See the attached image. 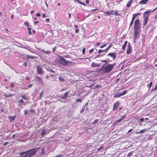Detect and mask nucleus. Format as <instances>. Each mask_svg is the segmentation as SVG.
<instances>
[{
	"mask_svg": "<svg viewBox=\"0 0 157 157\" xmlns=\"http://www.w3.org/2000/svg\"><path fill=\"white\" fill-rule=\"evenodd\" d=\"M43 94V92L41 93L40 94V99H41V98Z\"/></svg>",
	"mask_w": 157,
	"mask_h": 157,
	"instance_id": "37998d69",
	"label": "nucleus"
},
{
	"mask_svg": "<svg viewBox=\"0 0 157 157\" xmlns=\"http://www.w3.org/2000/svg\"><path fill=\"white\" fill-rule=\"evenodd\" d=\"M127 156L128 157H131V156H132V154L130 153H129L127 155Z\"/></svg>",
	"mask_w": 157,
	"mask_h": 157,
	"instance_id": "49530a36",
	"label": "nucleus"
},
{
	"mask_svg": "<svg viewBox=\"0 0 157 157\" xmlns=\"http://www.w3.org/2000/svg\"><path fill=\"white\" fill-rule=\"evenodd\" d=\"M82 100L80 99V98H79V99H77L76 100V102H82Z\"/></svg>",
	"mask_w": 157,
	"mask_h": 157,
	"instance_id": "c756f323",
	"label": "nucleus"
},
{
	"mask_svg": "<svg viewBox=\"0 0 157 157\" xmlns=\"http://www.w3.org/2000/svg\"><path fill=\"white\" fill-rule=\"evenodd\" d=\"M100 45V43L99 42L97 43L96 44L97 46H99Z\"/></svg>",
	"mask_w": 157,
	"mask_h": 157,
	"instance_id": "6e6d98bb",
	"label": "nucleus"
},
{
	"mask_svg": "<svg viewBox=\"0 0 157 157\" xmlns=\"http://www.w3.org/2000/svg\"><path fill=\"white\" fill-rule=\"evenodd\" d=\"M21 98H23L24 99L26 100L27 99V97L25 96V94L22 95L21 96Z\"/></svg>",
	"mask_w": 157,
	"mask_h": 157,
	"instance_id": "c85d7f7f",
	"label": "nucleus"
},
{
	"mask_svg": "<svg viewBox=\"0 0 157 157\" xmlns=\"http://www.w3.org/2000/svg\"><path fill=\"white\" fill-rule=\"evenodd\" d=\"M136 16H137V15L136 14H133L132 15V18L131 21H134V20H135V19L136 17Z\"/></svg>",
	"mask_w": 157,
	"mask_h": 157,
	"instance_id": "4be33fe9",
	"label": "nucleus"
},
{
	"mask_svg": "<svg viewBox=\"0 0 157 157\" xmlns=\"http://www.w3.org/2000/svg\"><path fill=\"white\" fill-rule=\"evenodd\" d=\"M132 49L131 45L130 44L128 45V47L127 49L126 53L127 54H129L132 51Z\"/></svg>",
	"mask_w": 157,
	"mask_h": 157,
	"instance_id": "1a4fd4ad",
	"label": "nucleus"
},
{
	"mask_svg": "<svg viewBox=\"0 0 157 157\" xmlns=\"http://www.w3.org/2000/svg\"><path fill=\"white\" fill-rule=\"evenodd\" d=\"M144 120V118H141L140 120V122H142Z\"/></svg>",
	"mask_w": 157,
	"mask_h": 157,
	"instance_id": "58836bf2",
	"label": "nucleus"
},
{
	"mask_svg": "<svg viewBox=\"0 0 157 157\" xmlns=\"http://www.w3.org/2000/svg\"><path fill=\"white\" fill-rule=\"evenodd\" d=\"M114 11L113 10H111L110 11H107L104 13V14L105 16L110 15L114 14Z\"/></svg>",
	"mask_w": 157,
	"mask_h": 157,
	"instance_id": "6e6552de",
	"label": "nucleus"
},
{
	"mask_svg": "<svg viewBox=\"0 0 157 157\" xmlns=\"http://www.w3.org/2000/svg\"><path fill=\"white\" fill-rule=\"evenodd\" d=\"M106 44H104L100 47L101 48H103L105 47Z\"/></svg>",
	"mask_w": 157,
	"mask_h": 157,
	"instance_id": "603ef678",
	"label": "nucleus"
},
{
	"mask_svg": "<svg viewBox=\"0 0 157 157\" xmlns=\"http://www.w3.org/2000/svg\"><path fill=\"white\" fill-rule=\"evenodd\" d=\"M4 95L5 96V98H8V95H6L5 94V93H3Z\"/></svg>",
	"mask_w": 157,
	"mask_h": 157,
	"instance_id": "4d7b16f0",
	"label": "nucleus"
},
{
	"mask_svg": "<svg viewBox=\"0 0 157 157\" xmlns=\"http://www.w3.org/2000/svg\"><path fill=\"white\" fill-rule=\"evenodd\" d=\"M13 86H14L13 84V83H12L11 84L10 87H13Z\"/></svg>",
	"mask_w": 157,
	"mask_h": 157,
	"instance_id": "680f3d73",
	"label": "nucleus"
},
{
	"mask_svg": "<svg viewBox=\"0 0 157 157\" xmlns=\"http://www.w3.org/2000/svg\"><path fill=\"white\" fill-rule=\"evenodd\" d=\"M133 21H131L130 23V24L129 28H130V27L132 25V24H133Z\"/></svg>",
	"mask_w": 157,
	"mask_h": 157,
	"instance_id": "a19ab883",
	"label": "nucleus"
},
{
	"mask_svg": "<svg viewBox=\"0 0 157 157\" xmlns=\"http://www.w3.org/2000/svg\"><path fill=\"white\" fill-rule=\"evenodd\" d=\"M88 102H86V103L85 104V105L84 106H85H85L87 105H88Z\"/></svg>",
	"mask_w": 157,
	"mask_h": 157,
	"instance_id": "0e129e2a",
	"label": "nucleus"
},
{
	"mask_svg": "<svg viewBox=\"0 0 157 157\" xmlns=\"http://www.w3.org/2000/svg\"><path fill=\"white\" fill-rule=\"evenodd\" d=\"M137 38H135L134 37V35H133V41H134V42H136V39H137Z\"/></svg>",
	"mask_w": 157,
	"mask_h": 157,
	"instance_id": "bf43d9fd",
	"label": "nucleus"
},
{
	"mask_svg": "<svg viewBox=\"0 0 157 157\" xmlns=\"http://www.w3.org/2000/svg\"><path fill=\"white\" fill-rule=\"evenodd\" d=\"M119 105V101H117L114 104L113 110L114 111L118 107Z\"/></svg>",
	"mask_w": 157,
	"mask_h": 157,
	"instance_id": "9d476101",
	"label": "nucleus"
},
{
	"mask_svg": "<svg viewBox=\"0 0 157 157\" xmlns=\"http://www.w3.org/2000/svg\"><path fill=\"white\" fill-rule=\"evenodd\" d=\"M134 36L135 38H139L141 32V22L138 18H137L134 23Z\"/></svg>",
	"mask_w": 157,
	"mask_h": 157,
	"instance_id": "f257e3e1",
	"label": "nucleus"
},
{
	"mask_svg": "<svg viewBox=\"0 0 157 157\" xmlns=\"http://www.w3.org/2000/svg\"><path fill=\"white\" fill-rule=\"evenodd\" d=\"M105 50H102V49H100V50H99V51H98V53H101L103 52H105Z\"/></svg>",
	"mask_w": 157,
	"mask_h": 157,
	"instance_id": "e433bc0d",
	"label": "nucleus"
},
{
	"mask_svg": "<svg viewBox=\"0 0 157 157\" xmlns=\"http://www.w3.org/2000/svg\"><path fill=\"white\" fill-rule=\"evenodd\" d=\"M36 16L37 17H39L40 16V14L39 13H38L36 14Z\"/></svg>",
	"mask_w": 157,
	"mask_h": 157,
	"instance_id": "8fccbe9b",
	"label": "nucleus"
},
{
	"mask_svg": "<svg viewBox=\"0 0 157 157\" xmlns=\"http://www.w3.org/2000/svg\"><path fill=\"white\" fill-rule=\"evenodd\" d=\"M19 155H27V151H24L22 152H21L19 153Z\"/></svg>",
	"mask_w": 157,
	"mask_h": 157,
	"instance_id": "412c9836",
	"label": "nucleus"
},
{
	"mask_svg": "<svg viewBox=\"0 0 157 157\" xmlns=\"http://www.w3.org/2000/svg\"><path fill=\"white\" fill-rule=\"evenodd\" d=\"M110 46H111V45L110 44L109 45V46L107 48H106L105 49V51L107 50H108Z\"/></svg>",
	"mask_w": 157,
	"mask_h": 157,
	"instance_id": "13d9d810",
	"label": "nucleus"
},
{
	"mask_svg": "<svg viewBox=\"0 0 157 157\" xmlns=\"http://www.w3.org/2000/svg\"><path fill=\"white\" fill-rule=\"evenodd\" d=\"M120 120H117V121H116L114 123V124H115L116 123H118L119 122H120Z\"/></svg>",
	"mask_w": 157,
	"mask_h": 157,
	"instance_id": "a18cd8bd",
	"label": "nucleus"
},
{
	"mask_svg": "<svg viewBox=\"0 0 157 157\" xmlns=\"http://www.w3.org/2000/svg\"><path fill=\"white\" fill-rule=\"evenodd\" d=\"M59 80L62 82H64L65 81L64 79L62 77H59Z\"/></svg>",
	"mask_w": 157,
	"mask_h": 157,
	"instance_id": "a878e982",
	"label": "nucleus"
},
{
	"mask_svg": "<svg viewBox=\"0 0 157 157\" xmlns=\"http://www.w3.org/2000/svg\"><path fill=\"white\" fill-rule=\"evenodd\" d=\"M148 1L149 0H142L139 2V3L141 4H146Z\"/></svg>",
	"mask_w": 157,
	"mask_h": 157,
	"instance_id": "ddd939ff",
	"label": "nucleus"
},
{
	"mask_svg": "<svg viewBox=\"0 0 157 157\" xmlns=\"http://www.w3.org/2000/svg\"><path fill=\"white\" fill-rule=\"evenodd\" d=\"M13 95L12 94H9L8 95V97H11Z\"/></svg>",
	"mask_w": 157,
	"mask_h": 157,
	"instance_id": "09e8293b",
	"label": "nucleus"
},
{
	"mask_svg": "<svg viewBox=\"0 0 157 157\" xmlns=\"http://www.w3.org/2000/svg\"><path fill=\"white\" fill-rule=\"evenodd\" d=\"M152 84V83L151 82L149 83L147 85V87H149V89L151 87Z\"/></svg>",
	"mask_w": 157,
	"mask_h": 157,
	"instance_id": "bb28decb",
	"label": "nucleus"
},
{
	"mask_svg": "<svg viewBox=\"0 0 157 157\" xmlns=\"http://www.w3.org/2000/svg\"><path fill=\"white\" fill-rule=\"evenodd\" d=\"M41 51L44 52L45 54H50L51 53V52L49 51H45L44 50H41Z\"/></svg>",
	"mask_w": 157,
	"mask_h": 157,
	"instance_id": "b1692460",
	"label": "nucleus"
},
{
	"mask_svg": "<svg viewBox=\"0 0 157 157\" xmlns=\"http://www.w3.org/2000/svg\"><path fill=\"white\" fill-rule=\"evenodd\" d=\"M132 130V129H130V130H129V131H128V133H129Z\"/></svg>",
	"mask_w": 157,
	"mask_h": 157,
	"instance_id": "e2e57ef3",
	"label": "nucleus"
},
{
	"mask_svg": "<svg viewBox=\"0 0 157 157\" xmlns=\"http://www.w3.org/2000/svg\"><path fill=\"white\" fill-rule=\"evenodd\" d=\"M26 56L28 59H33L34 58V56H29V55H27Z\"/></svg>",
	"mask_w": 157,
	"mask_h": 157,
	"instance_id": "5701e85b",
	"label": "nucleus"
},
{
	"mask_svg": "<svg viewBox=\"0 0 157 157\" xmlns=\"http://www.w3.org/2000/svg\"><path fill=\"white\" fill-rule=\"evenodd\" d=\"M115 15H117L119 16L120 14L118 13V12L117 11H115L114 13Z\"/></svg>",
	"mask_w": 157,
	"mask_h": 157,
	"instance_id": "c9c22d12",
	"label": "nucleus"
},
{
	"mask_svg": "<svg viewBox=\"0 0 157 157\" xmlns=\"http://www.w3.org/2000/svg\"><path fill=\"white\" fill-rule=\"evenodd\" d=\"M94 49H91L90 50L89 52L90 53H91L93 52H94Z\"/></svg>",
	"mask_w": 157,
	"mask_h": 157,
	"instance_id": "c03bdc74",
	"label": "nucleus"
},
{
	"mask_svg": "<svg viewBox=\"0 0 157 157\" xmlns=\"http://www.w3.org/2000/svg\"><path fill=\"white\" fill-rule=\"evenodd\" d=\"M151 12L150 10H148L147 11L145 12L144 13V17H146L148 18L149 16V13Z\"/></svg>",
	"mask_w": 157,
	"mask_h": 157,
	"instance_id": "0eeeda50",
	"label": "nucleus"
},
{
	"mask_svg": "<svg viewBox=\"0 0 157 157\" xmlns=\"http://www.w3.org/2000/svg\"><path fill=\"white\" fill-rule=\"evenodd\" d=\"M148 21V18L146 17H144V21L143 22L144 23V26L145 25H146Z\"/></svg>",
	"mask_w": 157,
	"mask_h": 157,
	"instance_id": "2eb2a0df",
	"label": "nucleus"
},
{
	"mask_svg": "<svg viewBox=\"0 0 157 157\" xmlns=\"http://www.w3.org/2000/svg\"><path fill=\"white\" fill-rule=\"evenodd\" d=\"M24 25L28 27L29 26V23L27 22H25L24 23Z\"/></svg>",
	"mask_w": 157,
	"mask_h": 157,
	"instance_id": "79ce46f5",
	"label": "nucleus"
},
{
	"mask_svg": "<svg viewBox=\"0 0 157 157\" xmlns=\"http://www.w3.org/2000/svg\"><path fill=\"white\" fill-rule=\"evenodd\" d=\"M32 86V84H30L28 86V88H31Z\"/></svg>",
	"mask_w": 157,
	"mask_h": 157,
	"instance_id": "3c124183",
	"label": "nucleus"
},
{
	"mask_svg": "<svg viewBox=\"0 0 157 157\" xmlns=\"http://www.w3.org/2000/svg\"><path fill=\"white\" fill-rule=\"evenodd\" d=\"M36 80L37 81L41 83H43L42 80L38 76H36Z\"/></svg>",
	"mask_w": 157,
	"mask_h": 157,
	"instance_id": "6ab92c4d",
	"label": "nucleus"
},
{
	"mask_svg": "<svg viewBox=\"0 0 157 157\" xmlns=\"http://www.w3.org/2000/svg\"><path fill=\"white\" fill-rule=\"evenodd\" d=\"M78 31H79V30L78 29H75V33H77L78 32Z\"/></svg>",
	"mask_w": 157,
	"mask_h": 157,
	"instance_id": "5fc2aeb1",
	"label": "nucleus"
},
{
	"mask_svg": "<svg viewBox=\"0 0 157 157\" xmlns=\"http://www.w3.org/2000/svg\"><path fill=\"white\" fill-rule=\"evenodd\" d=\"M21 157H27V155H25L23 156H21Z\"/></svg>",
	"mask_w": 157,
	"mask_h": 157,
	"instance_id": "774afa93",
	"label": "nucleus"
},
{
	"mask_svg": "<svg viewBox=\"0 0 157 157\" xmlns=\"http://www.w3.org/2000/svg\"><path fill=\"white\" fill-rule=\"evenodd\" d=\"M157 89V85L153 89V90H156Z\"/></svg>",
	"mask_w": 157,
	"mask_h": 157,
	"instance_id": "052dcab7",
	"label": "nucleus"
},
{
	"mask_svg": "<svg viewBox=\"0 0 157 157\" xmlns=\"http://www.w3.org/2000/svg\"><path fill=\"white\" fill-rule=\"evenodd\" d=\"M48 133V132H47V130L46 129H44L42 131L40 135H41L43 137L44 135L47 134Z\"/></svg>",
	"mask_w": 157,
	"mask_h": 157,
	"instance_id": "9b49d317",
	"label": "nucleus"
},
{
	"mask_svg": "<svg viewBox=\"0 0 157 157\" xmlns=\"http://www.w3.org/2000/svg\"><path fill=\"white\" fill-rule=\"evenodd\" d=\"M101 62H105L106 63H107V60H101Z\"/></svg>",
	"mask_w": 157,
	"mask_h": 157,
	"instance_id": "864d4df0",
	"label": "nucleus"
},
{
	"mask_svg": "<svg viewBox=\"0 0 157 157\" xmlns=\"http://www.w3.org/2000/svg\"><path fill=\"white\" fill-rule=\"evenodd\" d=\"M95 85V83H93L92 84H91L90 85L88 86L90 88H91L92 87H93Z\"/></svg>",
	"mask_w": 157,
	"mask_h": 157,
	"instance_id": "473e14b6",
	"label": "nucleus"
},
{
	"mask_svg": "<svg viewBox=\"0 0 157 157\" xmlns=\"http://www.w3.org/2000/svg\"><path fill=\"white\" fill-rule=\"evenodd\" d=\"M85 48H83L82 49V53L83 54H85Z\"/></svg>",
	"mask_w": 157,
	"mask_h": 157,
	"instance_id": "ea45409f",
	"label": "nucleus"
},
{
	"mask_svg": "<svg viewBox=\"0 0 157 157\" xmlns=\"http://www.w3.org/2000/svg\"><path fill=\"white\" fill-rule=\"evenodd\" d=\"M20 102L21 103H23L24 101L22 99H21L20 100Z\"/></svg>",
	"mask_w": 157,
	"mask_h": 157,
	"instance_id": "de8ad7c7",
	"label": "nucleus"
},
{
	"mask_svg": "<svg viewBox=\"0 0 157 157\" xmlns=\"http://www.w3.org/2000/svg\"><path fill=\"white\" fill-rule=\"evenodd\" d=\"M116 54L114 53H109L107 55V56H109L113 57V60H114L116 58Z\"/></svg>",
	"mask_w": 157,
	"mask_h": 157,
	"instance_id": "f8f14e48",
	"label": "nucleus"
},
{
	"mask_svg": "<svg viewBox=\"0 0 157 157\" xmlns=\"http://www.w3.org/2000/svg\"><path fill=\"white\" fill-rule=\"evenodd\" d=\"M69 94V93L67 91L64 94L63 96L61 98L62 99H64L67 98V96Z\"/></svg>",
	"mask_w": 157,
	"mask_h": 157,
	"instance_id": "4468645a",
	"label": "nucleus"
},
{
	"mask_svg": "<svg viewBox=\"0 0 157 157\" xmlns=\"http://www.w3.org/2000/svg\"><path fill=\"white\" fill-rule=\"evenodd\" d=\"M115 63L113 64H110L107 65L106 63L104 64L101 68L105 72H109L113 69L114 67L115 66Z\"/></svg>",
	"mask_w": 157,
	"mask_h": 157,
	"instance_id": "f03ea898",
	"label": "nucleus"
},
{
	"mask_svg": "<svg viewBox=\"0 0 157 157\" xmlns=\"http://www.w3.org/2000/svg\"><path fill=\"white\" fill-rule=\"evenodd\" d=\"M24 114L25 115H26L28 113V110L27 109H25L24 111Z\"/></svg>",
	"mask_w": 157,
	"mask_h": 157,
	"instance_id": "2f4dec72",
	"label": "nucleus"
},
{
	"mask_svg": "<svg viewBox=\"0 0 157 157\" xmlns=\"http://www.w3.org/2000/svg\"><path fill=\"white\" fill-rule=\"evenodd\" d=\"M127 91V90H124L122 93L118 92L114 95V98H119L121 96L124 95L126 94Z\"/></svg>",
	"mask_w": 157,
	"mask_h": 157,
	"instance_id": "39448f33",
	"label": "nucleus"
},
{
	"mask_svg": "<svg viewBox=\"0 0 157 157\" xmlns=\"http://www.w3.org/2000/svg\"><path fill=\"white\" fill-rule=\"evenodd\" d=\"M63 155L61 154L59 155L55 156L54 157H62Z\"/></svg>",
	"mask_w": 157,
	"mask_h": 157,
	"instance_id": "f704fd0d",
	"label": "nucleus"
},
{
	"mask_svg": "<svg viewBox=\"0 0 157 157\" xmlns=\"http://www.w3.org/2000/svg\"><path fill=\"white\" fill-rule=\"evenodd\" d=\"M39 147L34 148L32 149L27 150V157H32L34 156L37 152Z\"/></svg>",
	"mask_w": 157,
	"mask_h": 157,
	"instance_id": "7ed1b4c3",
	"label": "nucleus"
},
{
	"mask_svg": "<svg viewBox=\"0 0 157 157\" xmlns=\"http://www.w3.org/2000/svg\"><path fill=\"white\" fill-rule=\"evenodd\" d=\"M44 153V148L43 147L41 150V154H43Z\"/></svg>",
	"mask_w": 157,
	"mask_h": 157,
	"instance_id": "7c9ffc66",
	"label": "nucleus"
},
{
	"mask_svg": "<svg viewBox=\"0 0 157 157\" xmlns=\"http://www.w3.org/2000/svg\"><path fill=\"white\" fill-rule=\"evenodd\" d=\"M91 66L93 67H98L99 66V64H97L94 63H92Z\"/></svg>",
	"mask_w": 157,
	"mask_h": 157,
	"instance_id": "f3484780",
	"label": "nucleus"
},
{
	"mask_svg": "<svg viewBox=\"0 0 157 157\" xmlns=\"http://www.w3.org/2000/svg\"><path fill=\"white\" fill-rule=\"evenodd\" d=\"M99 86L98 85H97L95 86V87H94V88H97Z\"/></svg>",
	"mask_w": 157,
	"mask_h": 157,
	"instance_id": "338daca9",
	"label": "nucleus"
},
{
	"mask_svg": "<svg viewBox=\"0 0 157 157\" xmlns=\"http://www.w3.org/2000/svg\"><path fill=\"white\" fill-rule=\"evenodd\" d=\"M58 60L59 62L64 66H67L69 63H71L69 61H67L65 59L61 57H60Z\"/></svg>",
	"mask_w": 157,
	"mask_h": 157,
	"instance_id": "20e7f679",
	"label": "nucleus"
},
{
	"mask_svg": "<svg viewBox=\"0 0 157 157\" xmlns=\"http://www.w3.org/2000/svg\"><path fill=\"white\" fill-rule=\"evenodd\" d=\"M18 136L17 134H13L12 136V137H17Z\"/></svg>",
	"mask_w": 157,
	"mask_h": 157,
	"instance_id": "4c0bfd02",
	"label": "nucleus"
},
{
	"mask_svg": "<svg viewBox=\"0 0 157 157\" xmlns=\"http://www.w3.org/2000/svg\"><path fill=\"white\" fill-rule=\"evenodd\" d=\"M85 109V106H83L82 108L81 109V110L80 111V113H82L84 112Z\"/></svg>",
	"mask_w": 157,
	"mask_h": 157,
	"instance_id": "393cba45",
	"label": "nucleus"
},
{
	"mask_svg": "<svg viewBox=\"0 0 157 157\" xmlns=\"http://www.w3.org/2000/svg\"><path fill=\"white\" fill-rule=\"evenodd\" d=\"M16 117L15 116H9V119L10 120V121L12 122L15 119Z\"/></svg>",
	"mask_w": 157,
	"mask_h": 157,
	"instance_id": "dca6fc26",
	"label": "nucleus"
},
{
	"mask_svg": "<svg viewBox=\"0 0 157 157\" xmlns=\"http://www.w3.org/2000/svg\"><path fill=\"white\" fill-rule=\"evenodd\" d=\"M37 72L39 74L41 75L43 73L42 67L40 66H38L37 67Z\"/></svg>",
	"mask_w": 157,
	"mask_h": 157,
	"instance_id": "423d86ee",
	"label": "nucleus"
},
{
	"mask_svg": "<svg viewBox=\"0 0 157 157\" xmlns=\"http://www.w3.org/2000/svg\"><path fill=\"white\" fill-rule=\"evenodd\" d=\"M45 4L47 6V7H48V5L47 3V1L46 0L45 1Z\"/></svg>",
	"mask_w": 157,
	"mask_h": 157,
	"instance_id": "69168bd1",
	"label": "nucleus"
},
{
	"mask_svg": "<svg viewBox=\"0 0 157 157\" xmlns=\"http://www.w3.org/2000/svg\"><path fill=\"white\" fill-rule=\"evenodd\" d=\"M147 131V130H146V129H144L143 130H140L139 132H137V133H142L143 132H146Z\"/></svg>",
	"mask_w": 157,
	"mask_h": 157,
	"instance_id": "aec40b11",
	"label": "nucleus"
},
{
	"mask_svg": "<svg viewBox=\"0 0 157 157\" xmlns=\"http://www.w3.org/2000/svg\"><path fill=\"white\" fill-rule=\"evenodd\" d=\"M132 0H129L128 2V3L127 4L126 6L128 7H129L130 6L132 3Z\"/></svg>",
	"mask_w": 157,
	"mask_h": 157,
	"instance_id": "a211bd4d",
	"label": "nucleus"
},
{
	"mask_svg": "<svg viewBox=\"0 0 157 157\" xmlns=\"http://www.w3.org/2000/svg\"><path fill=\"white\" fill-rule=\"evenodd\" d=\"M126 46V45L124 44L122 46V49L124 50Z\"/></svg>",
	"mask_w": 157,
	"mask_h": 157,
	"instance_id": "72a5a7b5",
	"label": "nucleus"
},
{
	"mask_svg": "<svg viewBox=\"0 0 157 157\" xmlns=\"http://www.w3.org/2000/svg\"><path fill=\"white\" fill-rule=\"evenodd\" d=\"M28 30L29 31V35H31L32 33V32L31 31V28H28Z\"/></svg>",
	"mask_w": 157,
	"mask_h": 157,
	"instance_id": "cd10ccee",
	"label": "nucleus"
}]
</instances>
